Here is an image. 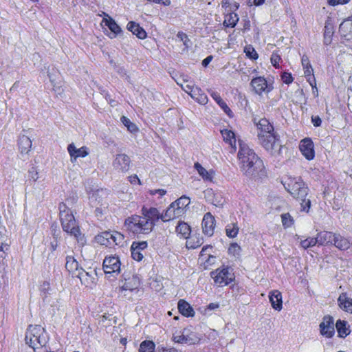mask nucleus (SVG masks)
<instances>
[{"label": "nucleus", "mask_w": 352, "mask_h": 352, "mask_svg": "<svg viewBox=\"0 0 352 352\" xmlns=\"http://www.w3.org/2000/svg\"><path fill=\"white\" fill-rule=\"evenodd\" d=\"M257 129L259 144L272 155L279 154L282 148L278 135L274 131L273 124L266 118H254Z\"/></svg>", "instance_id": "nucleus-3"}, {"label": "nucleus", "mask_w": 352, "mask_h": 352, "mask_svg": "<svg viewBox=\"0 0 352 352\" xmlns=\"http://www.w3.org/2000/svg\"><path fill=\"white\" fill-rule=\"evenodd\" d=\"M130 164V157L124 153L117 154L113 161L114 169L121 173L127 172L129 170Z\"/></svg>", "instance_id": "nucleus-14"}, {"label": "nucleus", "mask_w": 352, "mask_h": 352, "mask_svg": "<svg viewBox=\"0 0 352 352\" xmlns=\"http://www.w3.org/2000/svg\"><path fill=\"white\" fill-rule=\"evenodd\" d=\"M210 276L214 280V282L215 283H218L219 278L220 277V271L219 270V269H217L216 270L211 272Z\"/></svg>", "instance_id": "nucleus-62"}, {"label": "nucleus", "mask_w": 352, "mask_h": 352, "mask_svg": "<svg viewBox=\"0 0 352 352\" xmlns=\"http://www.w3.org/2000/svg\"><path fill=\"white\" fill-rule=\"evenodd\" d=\"M102 193V190H97L96 192H93L89 197L90 205L92 207H95L96 210H99L98 206L100 205V202H102L101 196Z\"/></svg>", "instance_id": "nucleus-42"}, {"label": "nucleus", "mask_w": 352, "mask_h": 352, "mask_svg": "<svg viewBox=\"0 0 352 352\" xmlns=\"http://www.w3.org/2000/svg\"><path fill=\"white\" fill-rule=\"evenodd\" d=\"M182 89L188 93L190 96L192 93L193 89L196 87L192 82H188V80L184 79V83L180 85Z\"/></svg>", "instance_id": "nucleus-51"}, {"label": "nucleus", "mask_w": 352, "mask_h": 352, "mask_svg": "<svg viewBox=\"0 0 352 352\" xmlns=\"http://www.w3.org/2000/svg\"><path fill=\"white\" fill-rule=\"evenodd\" d=\"M155 344L151 340H144L140 343L139 352H154Z\"/></svg>", "instance_id": "nucleus-44"}, {"label": "nucleus", "mask_w": 352, "mask_h": 352, "mask_svg": "<svg viewBox=\"0 0 352 352\" xmlns=\"http://www.w3.org/2000/svg\"><path fill=\"white\" fill-rule=\"evenodd\" d=\"M194 167L204 180L210 182L212 181L213 178V171L207 170L199 162L195 163Z\"/></svg>", "instance_id": "nucleus-36"}, {"label": "nucleus", "mask_w": 352, "mask_h": 352, "mask_svg": "<svg viewBox=\"0 0 352 352\" xmlns=\"http://www.w3.org/2000/svg\"><path fill=\"white\" fill-rule=\"evenodd\" d=\"M339 32L344 43L346 46L352 47V17L341 23Z\"/></svg>", "instance_id": "nucleus-12"}, {"label": "nucleus", "mask_w": 352, "mask_h": 352, "mask_svg": "<svg viewBox=\"0 0 352 352\" xmlns=\"http://www.w3.org/2000/svg\"><path fill=\"white\" fill-rule=\"evenodd\" d=\"M221 137L230 148V152L233 153L236 151V136L235 133L229 129L221 130Z\"/></svg>", "instance_id": "nucleus-22"}, {"label": "nucleus", "mask_w": 352, "mask_h": 352, "mask_svg": "<svg viewBox=\"0 0 352 352\" xmlns=\"http://www.w3.org/2000/svg\"><path fill=\"white\" fill-rule=\"evenodd\" d=\"M223 26L226 28H234L239 21L238 14L234 12L225 14Z\"/></svg>", "instance_id": "nucleus-38"}, {"label": "nucleus", "mask_w": 352, "mask_h": 352, "mask_svg": "<svg viewBox=\"0 0 352 352\" xmlns=\"http://www.w3.org/2000/svg\"><path fill=\"white\" fill-rule=\"evenodd\" d=\"M48 77L52 84L60 80L59 72L55 68H52L50 71H49Z\"/></svg>", "instance_id": "nucleus-50"}, {"label": "nucleus", "mask_w": 352, "mask_h": 352, "mask_svg": "<svg viewBox=\"0 0 352 352\" xmlns=\"http://www.w3.org/2000/svg\"><path fill=\"white\" fill-rule=\"evenodd\" d=\"M146 1H149V2L155 3L157 4H161L164 6H168L170 5V3H171L170 0H146Z\"/></svg>", "instance_id": "nucleus-63"}, {"label": "nucleus", "mask_w": 352, "mask_h": 352, "mask_svg": "<svg viewBox=\"0 0 352 352\" xmlns=\"http://www.w3.org/2000/svg\"><path fill=\"white\" fill-rule=\"evenodd\" d=\"M301 63L304 70L305 77L314 74V69L307 55H303L301 58Z\"/></svg>", "instance_id": "nucleus-41"}, {"label": "nucleus", "mask_w": 352, "mask_h": 352, "mask_svg": "<svg viewBox=\"0 0 352 352\" xmlns=\"http://www.w3.org/2000/svg\"><path fill=\"white\" fill-rule=\"evenodd\" d=\"M311 123L315 127H318L322 124L321 118L318 116H311Z\"/></svg>", "instance_id": "nucleus-60"}, {"label": "nucleus", "mask_w": 352, "mask_h": 352, "mask_svg": "<svg viewBox=\"0 0 352 352\" xmlns=\"http://www.w3.org/2000/svg\"><path fill=\"white\" fill-rule=\"evenodd\" d=\"M336 327L338 335L341 338H345L350 333V330L346 321L338 320L336 322Z\"/></svg>", "instance_id": "nucleus-39"}, {"label": "nucleus", "mask_w": 352, "mask_h": 352, "mask_svg": "<svg viewBox=\"0 0 352 352\" xmlns=\"http://www.w3.org/2000/svg\"><path fill=\"white\" fill-rule=\"evenodd\" d=\"M121 122L127 128V129L131 132V133H136L138 131V126H136V124H135L134 123H133L128 118H126V116H122L121 118Z\"/></svg>", "instance_id": "nucleus-47"}, {"label": "nucleus", "mask_w": 352, "mask_h": 352, "mask_svg": "<svg viewBox=\"0 0 352 352\" xmlns=\"http://www.w3.org/2000/svg\"><path fill=\"white\" fill-rule=\"evenodd\" d=\"M334 34V26L330 19H328L325 22L324 30V45H329L332 41V36Z\"/></svg>", "instance_id": "nucleus-29"}, {"label": "nucleus", "mask_w": 352, "mask_h": 352, "mask_svg": "<svg viewBox=\"0 0 352 352\" xmlns=\"http://www.w3.org/2000/svg\"><path fill=\"white\" fill-rule=\"evenodd\" d=\"M65 268L74 276H76V274L82 269L80 267L78 262L72 256L66 257Z\"/></svg>", "instance_id": "nucleus-26"}, {"label": "nucleus", "mask_w": 352, "mask_h": 352, "mask_svg": "<svg viewBox=\"0 0 352 352\" xmlns=\"http://www.w3.org/2000/svg\"><path fill=\"white\" fill-rule=\"evenodd\" d=\"M244 52L246 56L251 59L256 60L258 57L257 52L252 46H246Z\"/></svg>", "instance_id": "nucleus-52"}, {"label": "nucleus", "mask_w": 352, "mask_h": 352, "mask_svg": "<svg viewBox=\"0 0 352 352\" xmlns=\"http://www.w3.org/2000/svg\"><path fill=\"white\" fill-rule=\"evenodd\" d=\"M338 305L342 311L352 314V298L348 293L342 292L340 294L338 298Z\"/></svg>", "instance_id": "nucleus-24"}, {"label": "nucleus", "mask_w": 352, "mask_h": 352, "mask_svg": "<svg viewBox=\"0 0 352 352\" xmlns=\"http://www.w3.org/2000/svg\"><path fill=\"white\" fill-rule=\"evenodd\" d=\"M281 221L285 228L292 227L294 223V220L289 213H283L281 214Z\"/></svg>", "instance_id": "nucleus-48"}, {"label": "nucleus", "mask_w": 352, "mask_h": 352, "mask_svg": "<svg viewBox=\"0 0 352 352\" xmlns=\"http://www.w3.org/2000/svg\"><path fill=\"white\" fill-rule=\"evenodd\" d=\"M242 249L241 246L236 242H232L230 244L228 249V254L234 257L235 260H239L241 258Z\"/></svg>", "instance_id": "nucleus-40"}, {"label": "nucleus", "mask_w": 352, "mask_h": 352, "mask_svg": "<svg viewBox=\"0 0 352 352\" xmlns=\"http://www.w3.org/2000/svg\"><path fill=\"white\" fill-rule=\"evenodd\" d=\"M140 285V280L138 276H132L129 278H125L122 285L120 286V292H133L138 289Z\"/></svg>", "instance_id": "nucleus-23"}, {"label": "nucleus", "mask_w": 352, "mask_h": 352, "mask_svg": "<svg viewBox=\"0 0 352 352\" xmlns=\"http://www.w3.org/2000/svg\"><path fill=\"white\" fill-rule=\"evenodd\" d=\"M299 150L305 159L309 161L315 157L314 144L310 138H305L300 141Z\"/></svg>", "instance_id": "nucleus-13"}, {"label": "nucleus", "mask_w": 352, "mask_h": 352, "mask_svg": "<svg viewBox=\"0 0 352 352\" xmlns=\"http://www.w3.org/2000/svg\"><path fill=\"white\" fill-rule=\"evenodd\" d=\"M52 291L48 281H44L40 286L41 295L44 300L52 294Z\"/></svg>", "instance_id": "nucleus-43"}, {"label": "nucleus", "mask_w": 352, "mask_h": 352, "mask_svg": "<svg viewBox=\"0 0 352 352\" xmlns=\"http://www.w3.org/2000/svg\"><path fill=\"white\" fill-rule=\"evenodd\" d=\"M285 190L300 202V210L308 212L311 207V201L307 199L309 189L300 177L287 176L282 181Z\"/></svg>", "instance_id": "nucleus-4"}, {"label": "nucleus", "mask_w": 352, "mask_h": 352, "mask_svg": "<svg viewBox=\"0 0 352 352\" xmlns=\"http://www.w3.org/2000/svg\"><path fill=\"white\" fill-rule=\"evenodd\" d=\"M176 232L183 239H188L191 232L190 226L184 221H179L176 226Z\"/></svg>", "instance_id": "nucleus-35"}, {"label": "nucleus", "mask_w": 352, "mask_h": 352, "mask_svg": "<svg viewBox=\"0 0 352 352\" xmlns=\"http://www.w3.org/2000/svg\"><path fill=\"white\" fill-rule=\"evenodd\" d=\"M127 29L140 39H144L146 36V32L145 30L140 27L138 23L134 21H130L128 23Z\"/></svg>", "instance_id": "nucleus-32"}, {"label": "nucleus", "mask_w": 352, "mask_h": 352, "mask_svg": "<svg viewBox=\"0 0 352 352\" xmlns=\"http://www.w3.org/2000/svg\"><path fill=\"white\" fill-rule=\"evenodd\" d=\"M67 152L69 154L72 163L75 162L79 157H85L89 153V148L87 146H82L78 148L74 143L68 145Z\"/></svg>", "instance_id": "nucleus-18"}, {"label": "nucleus", "mask_w": 352, "mask_h": 352, "mask_svg": "<svg viewBox=\"0 0 352 352\" xmlns=\"http://www.w3.org/2000/svg\"><path fill=\"white\" fill-rule=\"evenodd\" d=\"M158 352H179L174 348H166L164 346H159Z\"/></svg>", "instance_id": "nucleus-64"}, {"label": "nucleus", "mask_w": 352, "mask_h": 352, "mask_svg": "<svg viewBox=\"0 0 352 352\" xmlns=\"http://www.w3.org/2000/svg\"><path fill=\"white\" fill-rule=\"evenodd\" d=\"M59 214L63 230L79 240L81 232L71 210L64 203L59 204Z\"/></svg>", "instance_id": "nucleus-6"}, {"label": "nucleus", "mask_w": 352, "mask_h": 352, "mask_svg": "<svg viewBox=\"0 0 352 352\" xmlns=\"http://www.w3.org/2000/svg\"><path fill=\"white\" fill-rule=\"evenodd\" d=\"M239 227L236 223H232L228 224L226 227V234L229 238H235L239 233Z\"/></svg>", "instance_id": "nucleus-45"}, {"label": "nucleus", "mask_w": 352, "mask_h": 352, "mask_svg": "<svg viewBox=\"0 0 352 352\" xmlns=\"http://www.w3.org/2000/svg\"><path fill=\"white\" fill-rule=\"evenodd\" d=\"M172 340L174 342L182 344H197L199 342L200 336L191 329L185 328L177 330L173 333Z\"/></svg>", "instance_id": "nucleus-8"}, {"label": "nucleus", "mask_w": 352, "mask_h": 352, "mask_svg": "<svg viewBox=\"0 0 352 352\" xmlns=\"http://www.w3.org/2000/svg\"><path fill=\"white\" fill-rule=\"evenodd\" d=\"M281 79L287 85L292 83L294 80L292 74L288 72H283L281 75Z\"/></svg>", "instance_id": "nucleus-57"}, {"label": "nucleus", "mask_w": 352, "mask_h": 352, "mask_svg": "<svg viewBox=\"0 0 352 352\" xmlns=\"http://www.w3.org/2000/svg\"><path fill=\"white\" fill-rule=\"evenodd\" d=\"M18 146L21 154H28L32 147V141L28 136L21 135L18 140Z\"/></svg>", "instance_id": "nucleus-30"}, {"label": "nucleus", "mask_w": 352, "mask_h": 352, "mask_svg": "<svg viewBox=\"0 0 352 352\" xmlns=\"http://www.w3.org/2000/svg\"><path fill=\"white\" fill-rule=\"evenodd\" d=\"M97 243L104 246L119 245L124 240V236L118 232H104L96 236Z\"/></svg>", "instance_id": "nucleus-10"}, {"label": "nucleus", "mask_w": 352, "mask_h": 352, "mask_svg": "<svg viewBox=\"0 0 352 352\" xmlns=\"http://www.w3.org/2000/svg\"><path fill=\"white\" fill-rule=\"evenodd\" d=\"M173 203L176 205L175 206H177V208L182 209L183 213L185 214L186 210V208L190 204V201L188 197L182 196Z\"/></svg>", "instance_id": "nucleus-46"}, {"label": "nucleus", "mask_w": 352, "mask_h": 352, "mask_svg": "<svg viewBox=\"0 0 352 352\" xmlns=\"http://www.w3.org/2000/svg\"><path fill=\"white\" fill-rule=\"evenodd\" d=\"M105 17L102 20V24H104L105 26L108 27L111 32L108 34V36L110 38H114L118 34L122 32L121 28L116 23L114 19H113L108 14L104 13Z\"/></svg>", "instance_id": "nucleus-19"}, {"label": "nucleus", "mask_w": 352, "mask_h": 352, "mask_svg": "<svg viewBox=\"0 0 352 352\" xmlns=\"http://www.w3.org/2000/svg\"><path fill=\"white\" fill-rule=\"evenodd\" d=\"M29 175H30V179H32L34 182L37 181L39 177L38 173L34 168H32L29 171Z\"/></svg>", "instance_id": "nucleus-61"}, {"label": "nucleus", "mask_w": 352, "mask_h": 352, "mask_svg": "<svg viewBox=\"0 0 352 352\" xmlns=\"http://www.w3.org/2000/svg\"><path fill=\"white\" fill-rule=\"evenodd\" d=\"M59 214L63 230L79 240L81 232L71 210L64 203L59 204Z\"/></svg>", "instance_id": "nucleus-5"}, {"label": "nucleus", "mask_w": 352, "mask_h": 352, "mask_svg": "<svg viewBox=\"0 0 352 352\" xmlns=\"http://www.w3.org/2000/svg\"><path fill=\"white\" fill-rule=\"evenodd\" d=\"M320 333L326 338H331L335 333L334 320L330 316L323 318L322 322L320 324Z\"/></svg>", "instance_id": "nucleus-15"}, {"label": "nucleus", "mask_w": 352, "mask_h": 352, "mask_svg": "<svg viewBox=\"0 0 352 352\" xmlns=\"http://www.w3.org/2000/svg\"><path fill=\"white\" fill-rule=\"evenodd\" d=\"M53 86V90L57 95H61L63 92V89L62 87V82L61 80L52 84Z\"/></svg>", "instance_id": "nucleus-58"}, {"label": "nucleus", "mask_w": 352, "mask_h": 352, "mask_svg": "<svg viewBox=\"0 0 352 352\" xmlns=\"http://www.w3.org/2000/svg\"><path fill=\"white\" fill-rule=\"evenodd\" d=\"M305 78L307 79V81L309 82L310 86L312 87L313 93H314V91H315L314 90H316V91L317 92L318 89H317V87H316V80L314 74L311 75V76H307V77H305Z\"/></svg>", "instance_id": "nucleus-56"}, {"label": "nucleus", "mask_w": 352, "mask_h": 352, "mask_svg": "<svg viewBox=\"0 0 352 352\" xmlns=\"http://www.w3.org/2000/svg\"><path fill=\"white\" fill-rule=\"evenodd\" d=\"M202 230L204 234L212 236L215 228V219L210 212H207L202 219Z\"/></svg>", "instance_id": "nucleus-20"}, {"label": "nucleus", "mask_w": 352, "mask_h": 352, "mask_svg": "<svg viewBox=\"0 0 352 352\" xmlns=\"http://www.w3.org/2000/svg\"><path fill=\"white\" fill-rule=\"evenodd\" d=\"M76 276L78 277L81 283L87 287H92L96 285V273L95 270H90L87 272L84 269H82L80 270V272L76 274Z\"/></svg>", "instance_id": "nucleus-17"}, {"label": "nucleus", "mask_w": 352, "mask_h": 352, "mask_svg": "<svg viewBox=\"0 0 352 352\" xmlns=\"http://www.w3.org/2000/svg\"><path fill=\"white\" fill-rule=\"evenodd\" d=\"M179 311L186 317H192L195 315L193 308L184 300H179L177 304Z\"/></svg>", "instance_id": "nucleus-34"}, {"label": "nucleus", "mask_w": 352, "mask_h": 352, "mask_svg": "<svg viewBox=\"0 0 352 352\" xmlns=\"http://www.w3.org/2000/svg\"><path fill=\"white\" fill-rule=\"evenodd\" d=\"M148 192L151 196L157 195L158 198H161L166 195V190L164 189H151L148 190Z\"/></svg>", "instance_id": "nucleus-53"}, {"label": "nucleus", "mask_w": 352, "mask_h": 352, "mask_svg": "<svg viewBox=\"0 0 352 352\" xmlns=\"http://www.w3.org/2000/svg\"><path fill=\"white\" fill-rule=\"evenodd\" d=\"M333 244L340 250H346L349 248L351 241L349 238L344 237L339 233H335Z\"/></svg>", "instance_id": "nucleus-25"}, {"label": "nucleus", "mask_w": 352, "mask_h": 352, "mask_svg": "<svg viewBox=\"0 0 352 352\" xmlns=\"http://www.w3.org/2000/svg\"><path fill=\"white\" fill-rule=\"evenodd\" d=\"M269 298L272 307L278 311L281 310L283 307L282 294L278 290H274L269 294Z\"/></svg>", "instance_id": "nucleus-27"}, {"label": "nucleus", "mask_w": 352, "mask_h": 352, "mask_svg": "<svg viewBox=\"0 0 352 352\" xmlns=\"http://www.w3.org/2000/svg\"><path fill=\"white\" fill-rule=\"evenodd\" d=\"M219 303L218 302H212V303H210L205 309H204V314H206V315H208L210 314V311L211 310H214V309H216L217 308H219Z\"/></svg>", "instance_id": "nucleus-59"}, {"label": "nucleus", "mask_w": 352, "mask_h": 352, "mask_svg": "<svg viewBox=\"0 0 352 352\" xmlns=\"http://www.w3.org/2000/svg\"><path fill=\"white\" fill-rule=\"evenodd\" d=\"M190 96L192 97V98L195 100L197 102H199L201 104H205L208 102L207 96L198 87H196L193 89Z\"/></svg>", "instance_id": "nucleus-37"}, {"label": "nucleus", "mask_w": 352, "mask_h": 352, "mask_svg": "<svg viewBox=\"0 0 352 352\" xmlns=\"http://www.w3.org/2000/svg\"><path fill=\"white\" fill-rule=\"evenodd\" d=\"M238 159L240 170L247 181L256 182L267 176L263 160L248 144L239 140Z\"/></svg>", "instance_id": "nucleus-1"}, {"label": "nucleus", "mask_w": 352, "mask_h": 352, "mask_svg": "<svg viewBox=\"0 0 352 352\" xmlns=\"http://www.w3.org/2000/svg\"><path fill=\"white\" fill-rule=\"evenodd\" d=\"M221 110L226 114L230 118H234V113L231 109L227 105L226 103L221 100Z\"/></svg>", "instance_id": "nucleus-54"}, {"label": "nucleus", "mask_w": 352, "mask_h": 352, "mask_svg": "<svg viewBox=\"0 0 352 352\" xmlns=\"http://www.w3.org/2000/svg\"><path fill=\"white\" fill-rule=\"evenodd\" d=\"M280 60H281V58L278 54L273 53L272 54L271 63L274 67L278 68L280 67L279 63L280 62Z\"/></svg>", "instance_id": "nucleus-55"}, {"label": "nucleus", "mask_w": 352, "mask_h": 352, "mask_svg": "<svg viewBox=\"0 0 352 352\" xmlns=\"http://www.w3.org/2000/svg\"><path fill=\"white\" fill-rule=\"evenodd\" d=\"M250 84L258 95L267 94L274 89L272 83L262 76L254 78Z\"/></svg>", "instance_id": "nucleus-11"}, {"label": "nucleus", "mask_w": 352, "mask_h": 352, "mask_svg": "<svg viewBox=\"0 0 352 352\" xmlns=\"http://www.w3.org/2000/svg\"><path fill=\"white\" fill-rule=\"evenodd\" d=\"M335 233L331 232L323 231L320 232L317 234L316 239L318 243V245H323L325 244L331 243L333 244V241L334 239Z\"/></svg>", "instance_id": "nucleus-33"}, {"label": "nucleus", "mask_w": 352, "mask_h": 352, "mask_svg": "<svg viewBox=\"0 0 352 352\" xmlns=\"http://www.w3.org/2000/svg\"><path fill=\"white\" fill-rule=\"evenodd\" d=\"M47 336L41 325H30L25 333V342L34 351L45 345Z\"/></svg>", "instance_id": "nucleus-7"}, {"label": "nucleus", "mask_w": 352, "mask_h": 352, "mask_svg": "<svg viewBox=\"0 0 352 352\" xmlns=\"http://www.w3.org/2000/svg\"><path fill=\"white\" fill-rule=\"evenodd\" d=\"M235 280L234 269L232 267H221V283L228 285Z\"/></svg>", "instance_id": "nucleus-28"}, {"label": "nucleus", "mask_w": 352, "mask_h": 352, "mask_svg": "<svg viewBox=\"0 0 352 352\" xmlns=\"http://www.w3.org/2000/svg\"><path fill=\"white\" fill-rule=\"evenodd\" d=\"M186 246L188 249H196L204 243V239L199 234H195L186 239Z\"/></svg>", "instance_id": "nucleus-31"}, {"label": "nucleus", "mask_w": 352, "mask_h": 352, "mask_svg": "<svg viewBox=\"0 0 352 352\" xmlns=\"http://www.w3.org/2000/svg\"><path fill=\"white\" fill-rule=\"evenodd\" d=\"M121 263L116 256H107L104 258L102 268L107 277H116L120 272Z\"/></svg>", "instance_id": "nucleus-9"}, {"label": "nucleus", "mask_w": 352, "mask_h": 352, "mask_svg": "<svg viewBox=\"0 0 352 352\" xmlns=\"http://www.w3.org/2000/svg\"><path fill=\"white\" fill-rule=\"evenodd\" d=\"M146 241L133 242L131 246V252L132 258L137 261H140L144 257V252L147 248Z\"/></svg>", "instance_id": "nucleus-21"}, {"label": "nucleus", "mask_w": 352, "mask_h": 352, "mask_svg": "<svg viewBox=\"0 0 352 352\" xmlns=\"http://www.w3.org/2000/svg\"><path fill=\"white\" fill-rule=\"evenodd\" d=\"M159 217V210L156 208L144 206L141 215L135 214L128 217L125 219L124 226L135 234H146L153 230Z\"/></svg>", "instance_id": "nucleus-2"}, {"label": "nucleus", "mask_w": 352, "mask_h": 352, "mask_svg": "<svg viewBox=\"0 0 352 352\" xmlns=\"http://www.w3.org/2000/svg\"><path fill=\"white\" fill-rule=\"evenodd\" d=\"M316 244H318L316 237L307 238L300 242V246L305 250L314 247Z\"/></svg>", "instance_id": "nucleus-49"}, {"label": "nucleus", "mask_w": 352, "mask_h": 352, "mask_svg": "<svg viewBox=\"0 0 352 352\" xmlns=\"http://www.w3.org/2000/svg\"><path fill=\"white\" fill-rule=\"evenodd\" d=\"M175 206L173 202L164 213L161 214L159 212V219L166 222L183 216L184 214L182 209L178 208Z\"/></svg>", "instance_id": "nucleus-16"}]
</instances>
